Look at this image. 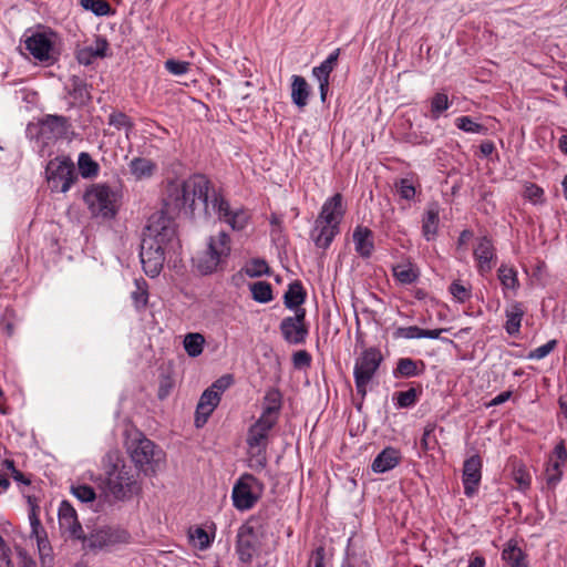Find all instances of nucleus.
<instances>
[{
	"instance_id": "nucleus-1",
	"label": "nucleus",
	"mask_w": 567,
	"mask_h": 567,
	"mask_svg": "<svg viewBox=\"0 0 567 567\" xmlns=\"http://www.w3.org/2000/svg\"><path fill=\"white\" fill-rule=\"evenodd\" d=\"M209 179L200 174L178 182H169L166 186L164 206L167 214L184 210L196 217H208Z\"/></svg>"
},
{
	"instance_id": "nucleus-2",
	"label": "nucleus",
	"mask_w": 567,
	"mask_h": 567,
	"mask_svg": "<svg viewBox=\"0 0 567 567\" xmlns=\"http://www.w3.org/2000/svg\"><path fill=\"white\" fill-rule=\"evenodd\" d=\"M104 486L106 492L117 501L130 499L140 491L137 475L126 465L120 451L110 450L102 458Z\"/></svg>"
},
{
	"instance_id": "nucleus-3",
	"label": "nucleus",
	"mask_w": 567,
	"mask_h": 567,
	"mask_svg": "<svg viewBox=\"0 0 567 567\" xmlns=\"http://www.w3.org/2000/svg\"><path fill=\"white\" fill-rule=\"evenodd\" d=\"M89 528L87 533L81 537L82 549L90 553L109 550L117 545L127 544L131 540V534L118 526L95 525Z\"/></svg>"
},
{
	"instance_id": "nucleus-4",
	"label": "nucleus",
	"mask_w": 567,
	"mask_h": 567,
	"mask_svg": "<svg viewBox=\"0 0 567 567\" xmlns=\"http://www.w3.org/2000/svg\"><path fill=\"white\" fill-rule=\"evenodd\" d=\"M127 451L136 467L145 475H155L164 467V452L145 436L132 440Z\"/></svg>"
},
{
	"instance_id": "nucleus-5",
	"label": "nucleus",
	"mask_w": 567,
	"mask_h": 567,
	"mask_svg": "<svg viewBox=\"0 0 567 567\" xmlns=\"http://www.w3.org/2000/svg\"><path fill=\"white\" fill-rule=\"evenodd\" d=\"M83 198L94 217L112 218L117 212V194L105 184L92 185Z\"/></svg>"
},
{
	"instance_id": "nucleus-6",
	"label": "nucleus",
	"mask_w": 567,
	"mask_h": 567,
	"mask_svg": "<svg viewBox=\"0 0 567 567\" xmlns=\"http://www.w3.org/2000/svg\"><path fill=\"white\" fill-rule=\"evenodd\" d=\"M382 361L383 357L381 351L374 347L363 350L360 357L357 358L353 368V377L357 391L362 396L367 394V388Z\"/></svg>"
},
{
	"instance_id": "nucleus-7",
	"label": "nucleus",
	"mask_w": 567,
	"mask_h": 567,
	"mask_svg": "<svg viewBox=\"0 0 567 567\" xmlns=\"http://www.w3.org/2000/svg\"><path fill=\"white\" fill-rule=\"evenodd\" d=\"M264 493V484L251 474H244L233 488L234 506L239 511H248L255 506Z\"/></svg>"
},
{
	"instance_id": "nucleus-8",
	"label": "nucleus",
	"mask_w": 567,
	"mask_h": 567,
	"mask_svg": "<svg viewBox=\"0 0 567 567\" xmlns=\"http://www.w3.org/2000/svg\"><path fill=\"white\" fill-rule=\"evenodd\" d=\"M45 172L49 187L53 192L66 193L76 179L74 163L66 157L50 161Z\"/></svg>"
},
{
	"instance_id": "nucleus-9",
	"label": "nucleus",
	"mask_w": 567,
	"mask_h": 567,
	"mask_svg": "<svg viewBox=\"0 0 567 567\" xmlns=\"http://www.w3.org/2000/svg\"><path fill=\"white\" fill-rule=\"evenodd\" d=\"M143 238H152L164 250L174 248L177 243L174 221L165 214H154L143 231Z\"/></svg>"
},
{
	"instance_id": "nucleus-10",
	"label": "nucleus",
	"mask_w": 567,
	"mask_h": 567,
	"mask_svg": "<svg viewBox=\"0 0 567 567\" xmlns=\"http://www.w3.org/2000/svg\"><path fill=\"white\" fill-rule=\"evenodd\" d=\"M567 464V449L564 440H560L548 455L545 464L544 477L546 486L555 489L564 475V467Z\"/></svg>"
},
{
	"instance_id": "nucleus-11",
	"label": "nucleus",
	"mask_w": 567,
	"mask_h": 567,
	"mask_svg": "<svg viewBox=\"0 0 567 567\" xmlns=\"http://www.w3.org/2000/svg\"><path fill=\"white\" fill-rule=\"evenodd\" d=\"M165 251L152 238H142L140 257L145 274L150 277H156L164 265Z\"/></svg>"
},
{
	"instance_id": "nucleus-12",
	"label": "nucleus",
	"mask_w": 567,
	"mask_h": 567,
	"mask_svg": "<svg viewBox=\"0 0 567 567\" xmlns=\"http://www.w3.org/2000/svg\"><path fill=\"white\" fill-rule=\"evenodd\" d=\"M305 320V309H297L295 316L282 319L280 323V332L285 341L290 344H300L306 341L308 328Z\"/></svg>"
},
{
	"instance_id": "nucleus-13",
	"label": "nucleus",
	"mask_w": 567,
	"mask_h": 567,
	"mask_svg": "<svg viewBox=\"0 0 567 567\" xmlns=\"http://www.w3.org/2000/svg\"><path fill=\"white\" fill-rule=\"evenodd\" d=\"M215 208H217L218 219L233 230H243L249 221L250 216L247 210L243 207H233L227 200L216 195Z\"/></svg>"
},
{
	"instance_id": "nucleus-14",
	"label": "nucleus",
	"mask_w": 567,
	"mask_h": 567,
	"mask_svg": "<svg viewBox=\"0 0 567 567\" xmlns=\"http://www.w3.org/2000/svg\"><path fill=\"white\" fill-rule=\"evenodd\" d=\"M483 462L478 454L467 457L463 464L462 483L464 486V494L472 497L476 494L478 485L482 480Z\"/></svg>"
},
{
	"instance_id": "nucleus-15",
	"label": "nucleus",
	"mask_w": 567,
	"mask_h": 567,
	"mask_svg": "<svg viewBox=\"0 0 567 567\" xmlns=\"http://www.w3.org/2000/svg\"><path fill=\"white\" fill-rule=\"evenodd\" d=\"M58 518L60 528L69 533L71 538L80 540L83 537L84 530L79 522L76 511L68 501L60 504Z\"/></svg>"
},
{
	"instance_id": "nucleus-16",
	"label": "nucleus",
	"mask_w": 567,
	"mask_h": 567,
	"mask_svg": "<svg viewBox=\"0 0 567 567\" xmlns=\"http://www.w3.org/2000/svg\"><path fill=\"white\" fill-rule=\"evenodd\" d=\"M344 214L346 207L343 206L342 195L337 193L326 199L317 218L319 223H333V225L340 226Z\"/></svg>"
},
{
	"instance_id": "nucleus-17",
	"label": "nucleus",
	"mask_w": 567,
	"mask_h": 567,
	"mask_svg": "<svg viewBox=\"0 0 567 567\" xmlns=\"http://www.w3.org/2000/svg\"><path fill=\"white\" fill-rule=\"evenodd\" d=\"M276 423L259 417L254 423L247 434V444L251 451L255 449H266L268 444V435Z\"/></svg>"
},
{
	"instance_id": "nucleus-18",
	"label": "nucleus",
	"mask_w": 567,
	"mask_h": 567,
	"mask_svg": "<svg viewBox=\"0 0 567 567\" xmlns=\"http://www.w3.org/2000/svg\"><path fill=\"white\" fill-rule=\"evenodd\" d=\"M474 258L477 261V269L481 275L489 272L495 259V248L492 241L486 238H480L474 248Z\"/></svg>"
},
{
	"instance_id": "nucleus-19",
	"label": "nucleus",
	"mask_w": 567,
	"mask_h": 567,
	"mask_svg": "<svg viewBox=\"0 0 567 567\" xmlns=\"http://www.w3.org/2000/svg\"><path fill=\"white\" fill-rule=\"evenodd\" d=\"M237 554L244 563H249L255 554V534L249 525H243L237 534Z\"/></svg>"
},
{
	"instance_id": "nucleus-20",
	"label": "nucleus",
	"mask_w": 567,
	"mask_h": 567,
	"mask_svg": "<svg viewBox=\"0 0 567 567\" xmlns=\"http://www.w3.org/2000/svg\"><path fill=\"white\" fill-rule=\"evenodd\" d=\"M339 231V225H333V223H319V219L317 218L315 221V228L311 231V238L317 247L327 249Z\"/></svg>"
},
{
	"instance_id": "nucleus-21",
	"label": "nucleus",
	"mask_w": 567,
	"mask_h": 567,
	"mask_svg": "<svg viewBox=\"0 0 567 567\" xmlns=\"http://www.w3.org/2000/svg\"><path fill=\"white\" fill-rule=\"evenodd\" d=\"M401 461V453L398 449L388 446L382 450L373 460L371 468L374 473H385L393 470Z\"/></svg>"
},
{
	"instance_id": "nucleus-22",
	"label": "nucleus",
	"mask_w": 567,
	"mask_h": 567,
	"mask_svg": "<svg viewBox=\"0 0 567 567\" xmlns=\"http://www.w3.org/2000/svg\"><path fill=\"white\" fill-rule=\"evenodd\" d=\"M354 249L362 258H369L374 250L373 233L368 227L357 226L352 235Z\"/></svg>"
},
{
	"instance_id": "nucleus-23",
	"label": "nucleus",
	"mask_w": 567,
	"mask_h": 567,
	"mask_svg": "<svg viewBox=\"0 0 567 567\" xmlns=\"http://www.w3.org/2000/svg\"><path fill=\"white\" fill-rule=\"evenodd\" d=\"M425 371V363L422 360L400 358L392 374L395 379H408L422 375Z\"/></svg>"
},
{
	"instance_id": "nucleus-24",
	"label": "nucleus",
	"mask_w": 567,
	"mask_h": 567,
	"mask_svg": "<svg viewBox=\"0 0 567 567\" xmlns=\"http://www.w3.org/2000/svg\"><path fill=\"white\" fill-rule=\"evenodd\" d=\"M25 49L38 60H48L52 49L51 40L43 33H35L27 38Z\"/></svg>"
},
{
	"instance_id": "nucleus-25",
	"label": "nucleus",
	"mask_w": 567,
	"mask_h": 567,
	"mask_svg": "<svg viewBox=\"0 0 567 567\" xmlns=\"http://www.w3.org/2000/svg\"><path fill=\"white\" fill-rule=\"evenodd\" d=\"M193 267L200 275H209L213 271V237H209L202 249H198L192 258Z\"/></svg>"
},
{
	"instance_id": "nucleus-26",
	"label": "nucleus",
	"mask_w": 567,
	"mask_h": 567,
	"mask_svg": "<svg viewBox=\"0 0 567 567\" xmlns=\"http://www.w3.org/2000/svg\"><path fill=\"white\" fill-rule=\"evenodd\" d=\"M440 208L437 204L427 206L422 218V235L427 240H433L439 230Z\"/></svg>"
},
{
	"instance_id": "nucleus-27",
	"label": "nucleus",
	"mask_w": 567,
	"mask_h": 567,
	"mask_svg": "<svg viewBox=\"0 0 567 567\" xmlns=\"http://www.w3.org/2000/svg\"><path fill=\"white\" fill-rule=\"evenodd\" d=\"M280 409H281L280 392L276 389L269 390L264 398L262 413H261L260 417L264 420L270 421L272 423H277Z\"/></svg>"
},
{
	"instance_id": "nucleus-28",
	"label": "nucleus",
	"mask_w": 567,
	"mask_h": 567,
	"mask_svg": "<svg viewBox=\"0 0 567 567\" xmlns=\"http://www.w3.org/2000/svg\"><path fill=\"white\" fill-rule=\"evenodd\" d=\"M310 96V86L301 75L291 76V101L302 110L307 106Z\"/></svg>"
},
{
	"instance_id": "nucleus-29",
	"label": "nucleus",
	"mask_w": 567,
	"mask_h": 567,
	"mask_svg": "<svg viewBox=\"0 0 567 567\" xmlns=\"http://www.w3.org/2000/svg\"><path fill=\"white\" fill-rule=\"evenodd\" d=\"M525 308L522 302L513 301L505 310V330L508 334L515 336L519 332Z\"/></svg>"
},
{
	"instance_id": "nucleus-30",
	"label": "nucleus",
	"mask_w": 567,
	"mask_h": 567,
	"mask_svg": "<svg viewBox=\"0 0 567 567\" xmlns=\"http://www.w3.org/2000/svg\"><path fill=\"white\" fill-rule=\"evenodd\" d=\"M213 413V385L208 386L202 394L195 412V426L203 427Z\"/></svg>"
},
{
	"instance_id": "nucleus-31",
	"label": "nucleus",
	"mask_w": 567,
	"mask_h": 567,
	"mask_svg": "<svg viewBox=\"0 0 567 567\" xmlns=\"http://www.w3.org/2000/svg\"><path fill=\"white\" fill-rule=\"evenodd\" d=\"M498 280L503 287L504 296L508 292L516 295L519 289L517 270L509 265L502 264L497 270Z\"/></svg>"
},
{
	"instance_id": "nucleus-32",
	"label": "nucleus",
	"mask_w": 567,
	"mask_h": 567,
	"mask_svg": "<svg viewBox=\"0 0 567 567\" xmlns=\"http://www.w3.org/2000/svg\"><path fill=\"white\" fill-rule=\"evenodd\" d=\"M502 559L505 563V567H528L526 555L514 540H509L505 545L502 551Z\"/></svg>"
},
{
	"instance_id": "nucleus-33",
	"label": "nucleus",
	"mask_w": 567,
	"mask_h": 567,
	"mask_svg": "<svg viewBox=\"0 0 567 567\" xmlns=\"http://www.w3.org/2000/svg\"><path fill=\"white\" fill-rule=\"evenodd\" d=\"M340 49L332 51L320 65L312 69V75L317 79L318 83H330V74L338 64Z\"/></svg>"
},
{
	"instance_id": "nucleus-34",
	"label": "nucleus",
	"mask_w": 567,
	"mask_h": 567,
	"mask_svg": "<svg viewBox=\"0 0 567 567\" xmlns=\"http://www.w3.org/2000/svg\"><path fill=\"white\" fill-rule=\"evenodd\" d=\"M340 49L332 51L320 65L312 69V75L317 79L318 83H330V74L338 64Z\"/></svg>"
},
{
	"instance_id": "nucleus-35",
	"label": "nucleus",
	"mask_w": 567,
	"mask_h": 567,
	"mask_svg": "<svg viewBox=\"0 0 567 567\" xmlns=\"http://www.w3.org/2000/svg\"><path fill=\"white\" fill-rule=\"evenodd\" d=\"M340 49L332 51L320 65L312 69V75L317 79L318 83H330V74L338 64Z\"/></svg>"
},
{
	"instance_id": "nucleus-36",
	"label": "nucleus",
	"mask_w": 567,
	"mask_h": 567,
	"mask_svg": "<svg viewBox=\"0 0 567 567\" xmlns=\"http://www.w3.org/2000/svg\"><path fill=\"white\" fill-rule=\"evenodd\" d=\"M128 168L134 178L141 181L153 176L156 171V164L145 157H135L130 162Z\"/></svg>"
},
{
	"instance_id": "nucleus-37",
	"label": "nucleus",
	"mask_w": 567,
	"mask_h": 567,
	"mask_svg": "<svg viewBox=\"0 0 567 567\" xmlns=\"http://www.w3.org/2000/svg\"><path fill=\"white\" fill-rule=\"evenodd\" d=\"M285 306L289 309H301L300 306L305 302L306 292L299 281L289 285L285 293Z\"/></svg>"
},
{
	"instance_id": "nucleus-38",
	"label": "nucleus",
	"mask_w": 567,
	"mask_h": 567,
	"mask_svg": "<svg viewBox=\"0 0 567 567\" xmlns=\"http://www.w3.org/2000/svg\"><path fill=\"white\" fill-rule=\"evenodd\" d=\"M70 95L76 104H85L91 99L87 84L79 76L71 79Z\"/></svg>"
},
{
	"instance_id": "nucleus-39",
	"label": "nucleus",
	"mask_w": 567,
	"mask_h": 567,
	"mask_svg": "<svg viewBox=\"0 0 567 567\" xmlns=\"http://www.w3.org/2000/svg\"><path fill=\"white\" fill-rule=\"evenodd\" d=\"M230 237L225 231L218 234V239L215 241V267L221 264L230 255Z\"/></svg>"
},
{
	"instance_id": "nucleus-40",
	"label": "nucleus",
	"mask_w": 567,
	"mask_h": 567,
	"mask_svg": "<svg viewBox=\"0 0 567 567\" xmlns=\"http://www.w3.org/2000/svg\"><path fill=\"white\" fill-rule=\"evenodd\" d=\"M449 96L444 92L435 93L430 101V117L437 120L450 107Z\"/></svg>"
},
{
	"instance_id": "nucleus-41",
	"label": "nucleus",
	"mask_w": 567,
	"mask_h": 567,
	"mask_svg": "<svg viewBox=\"0 0 567 567\" xmlns=\"http://www.w3.org/2000/svg\"><path fill=\"white\" fill-rule=\"evenodd\" d=\"M252 299L260 303L270 302L274 299L271 285L267 281H256L250 285Z\"/></svg>"
},
{
	"instance_id": "nucleus-42",
	"label": "nucleus",
	"mask_w": 567,
	"mask_h": 567,
	"mask_svg": "<svg viewBox=\"0 0 567 567\" xmlns=\"http://www.w3.org/2000/svg\"><path fill=\"white\" fill-rule=\"evenodd\" d=\"M183 343L186 353L192 358H196L203 352L205 338L200 333H187Z\"/></svg>"
},
{
	"instance_id": "nucleus-43",
	"label": "nucleus",
	"mask_w": 567,
	"mask_h": 567,
	"mask_svg": "<svg viewBox=\"0 0 567 567\" xmlns=\"http://www.w3.org/2000/svg\"><path fill=\"white\" fill-rule=\"evenodd\" d=\"M394 277L404 285L413 284L417 277V270L410 264H401L393 268Z\"/></svg>"
},
{
	"instance_id": "nucleus-44",
	"label": "nucleus",
	"mask_w": 567,
	"mask_h": 567,
	"mask_svg": "<svg viewBox=\"0 0 567 567\" xmlns=\"http://www.w3.org/2000/svg\"><path fill=\"white\" fill-rule=\"evenodd\" d=\"M79 171L82 177H94L99 173V164L87 153H81L78 161Z\"/></svg>"
},
{
	"instance_id": "nucleus-45",
	"label": "nucleus",
	"mask_w": 567,
	"mask_h": 567,
	"mask_svg": "<svg viewBox=\"0 0 567 567\" xmlns=\"http://www.w3.org/2000/svg\"><path fill=\"white\" fill-rule=\"evenodd\" d=\"M81 7L91 11L99 17L107 16L111 13V6L105 0H80Z\"/></svg>"
},
{
	"instance_id": "nucleus-46",
	"label": "nucleus",
	"mask_w": 567,
	"mask_h": 567,
	"mask_svg": "<svg viewBox=\"0 0 567 567\" xmlns=\"http://www.w3.org/2000/svg\"><path fill=\"white\" fill-rule=\"evenodd\" d=\"M420 393L421 392L414 388L398 392L394 396L395 405L400 409L411 408L417 402Z\"/></svg>"
},
{
	"instance_id": "nucleus-47",
	"label": "nucleus",
	"mask_w": 567,
	"mask_h": 567,
	"mask_svg": "<svg viewBox=\"0 0 567 567\" xmlns=\"http://www.w3.org/2000/svg\"><path fill=\"white\" fill-rule=\"evenodd\" d=\"M455 125L458 130L466 133L483 134L486 132V128L482 124L476 123L472 117L467 115L457 117L455 120Z\"/></svg>"
},
{
	"instance_id": "nucleus-48",
	"label": "nucleus",
	"mask_w": 567,
	"mask_h": 567,
	"mask_svg": "<svg viewBox=\"0 0 567 567\" xmlns=\"http://www.w3.org/2000/svg\"><path fill=\"white\" fill-rule=\"evenodd\" d=\"M42 128L50 130L55 135H61L66 130V118L59 115H48L42 121Z\"/></svg>"
},
{
	"instance_id": "nucleus-49",
	"label": "nucleus",
	"mask_w": 567,
	"mask_h": 567,
	"mask_svg": "<svg viewBox=\"0 0 567 567\" xmlns=\"http://www.w3.org/2000/svg\"><path fill=\"white\" fill-rule=\"evenodd\" d=\"M245 274L250 277H260L269 272V266L264 259H252L244 267Z\"/></svg>"
},
{
	"instance_id": "nucleus-50",
	"label": "nucleus",
	"mask_w": 567,
	"mask_h": 567,
	"mask_svg": "<svg viewBox=\"0 0 567 567\" xmlns=\"http://www.w3.org/2000/svg\"><path fill=\"white\" fill-rule=\"evenodd\" d=\"M188 534L189 540L195 548L203 550L209 546V535L202 527L190 528Z\"/></svg>"
},
{
	"instance_id": "nucleus-51",
	"label": "nucleus",
	"mask_w": 567,
	"mask_h": 567,
	"mask_svg": "<svg viewBox=\"0 0 567 567\" xmlns=\"http://www.w3.org/2000/svg\"><path fill=\"white\" fill-rule=\"evenodd\" d=\"M71 493L82 503L93 502L96 497L94 488L85 484L72 485Z\"/></svg>"
},
{
	"instance_id": "nucleus-52",
	"label": "nucleus",
	"mask_w": 567,
	"mask_h": 567,
	"mask_svg": "<svg viewBox=\"0 0 567 567\" xmlns=\"http://www.w3.org/2000/svg\"><path fill=\"white\" fill-rule=\"evenodd\" d=\"M267 457H266V449H255L251 451L249 449V458L248 466L254 471H261L266 467Z\"/></svg>"
},
{
	"instance_id": "nucleus-53",
	"label": "nucleus",
	"mask_w": 567,
	"mask_h": 567,
	"mask_svg": "<svg viewBox=\"0 0 567 567\" xmlns=\"http://www.w3.org/2000/svg\"><path fill=\"white\" fill-rule=\"evenodd\" d=\"M450 292L458 302H465L471 298V288L461 281H453L450 286Z\"/></svg>"
},
{
	"instance_id": "nucleus-54",
	"label": "nucleus",
	"mask_w": 567,
	"mask_h": 567,
	"mask_svg": "<svg viewBox=\"0 0 567 567\" xmlns=\"http://www.w3.org/2000/svg\"><path fill=\"white\" fill-rule=\"evenodd\" d=\"M395 339H421L422 328L417 326L399 327L393 332Z\"/></svg>"
},
{
	"instance_id": "nucleus-55",
	"label": "nucleus",
	"mask_w": 567,
	"mask_h": 567,
	"mask_svg": "<svg viewBox=\"0 0 567 567\" xmlns=\"http://www.w3.org/2000/svg\"><path fill=\"white\" fill-rule=\"evenodd\" d=\"M524 197L533 204H539L544 200V190L536 184L529 183L525 185Z\"/></svg>"
},
{
	"instance_id": "nucleus-56",
	"label": "nucleus",
	"mask_w": 567,
	"mask_h": 567,
	"mask_svg": "<svg viewBox=\"0 0 567 567\" xmlns=\"http://www.w3.org/2000/svg\"><path fill=\"white\" fill-rule=\"evenodd\" d=\"M556 346H557L556 340H549L545 344L534 349L529 353L528 358L534 359V360H542L545 357H547L556 348Z\"/></svg>"
},
{
	"instance_id": "nucleus-57",
	"label": "nucleus",
	"mask_w": 567,
	"mask_h": 567,
	"mask_svg": "<svg viewBox=\"0 0 567 567\" xmlns=\"http://www.w3.org/2000/svg\"><path fill=\"white\" fill-rule=\"evenodd\" d=\"M166 70L174 75H183L189 69V63L186 61L167 60L165 62Z\"/></svg>"
},
{
	"instance_id": "nucleus-58",
	"label": "nucleus",
	"mask_w": 567,
	"mask_h": 567,
	"mask_svg": "<svg viewBox=\"0 0 567 567\" xmlns=\"http://www.w3.org/2000/svg\"><path fill=\"white\" fill-rule=\"evenodd\" d=\"M136 289L132 292V299L135 302L136 307H144L147 303V291L144 287L145 281H143V285L136 280L135 281Z\"/></svg>"
},
{
	"instance_id": "nucleus-59",
	"label": "nucleus",
	"mask_w": 567,
	"mask_h": 567,
	"mask_svg": "<svg viewBox=\"0 0 567 567\" xmlns=\"http://www.w3.org/2000/svg\"><path fill=\"white\" fill-rule=\"evenodd\" d=\"M514 480L520 489H528L532 483L529 473L524 467H518L514 471Z\"/></svg>"
},
{
	"instance_id": "nucleus-60",
	"label": "nucleus",
	"mask_w": 567,
	"mask_h": 567,
	"mask_svg": "<svg viewBox=\"0 0 567 567\" xmlns=\"http://www.w3.org/2000/svg\"><path fill=\"white\" fill-rule=\"evenodd\" d=\"M234 383V378L231 374H225L215 381V408L219 403V396L217 391H225Z\"/></svg>"
},
{
	"instance_id": "nucleus-61",
	"label": "nucleus",
	"mask_w": 567,
	"mask_h": 567,
	"mask_svg": "<svg viewBox=\"0 0 567 567\" xmlns=\"http://www.w3.org/2000/svg\"><path fill=\"white\" fill-rule=\"evenodd\" d=\"M398 192L404 199H412L415 195V188L412 182L408 178H403L398 184Z\"/></svg>"
},
{
	"instance_id": "nucleus-62",
	"label": "nucleus",
	"mask_w": 567,
	"mask_h": 567,
	"mask_svg": "<svg viewBox=\"0 0 567 567\" xmlns=\"http://www.w3.org/2000/svg\"><path fill=\"white\" fill-rule=\"evenodd\" d=\"M110 125L115 126L116 128L122 127H132V123L130 122V118L121 112L112 113L109 117Z\"/></svg>"
},
{
	"instance_id": "nucleus-63",
	"label": "nucleus",
	"mask_w": 567,
	"mask_h": 567,
	"mask_svg": "<svg viewBox=\"0 0 567 567\" xmlns=\"http://www.w3.org/2000/svg\"><path fill=\"white\" fill-rule=\"evenodd\" d=\"M292 361L293 364L298 368L308 367L311 362V357L307 351L300 350L293 353Z\"/></svg>"
},
{
	"instance_id": "nucleus-64",
	"label": "nucleus",
	"mask_w": 567,
	"mask_h": 567,
	"mask_svg": "<svg viewBox=\"0 0 567 567\" xmlns=\"http://www.w3.org/2000/svg\"><path fill=\"white\" fill-rule=\"evenodd\" d=\"M434 432V425L429 424L424 427L423 436L421 439V446L424 451H429L433 449V444L431 441V436Z\"/></svg>"
}]
</instances>
